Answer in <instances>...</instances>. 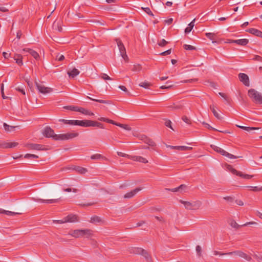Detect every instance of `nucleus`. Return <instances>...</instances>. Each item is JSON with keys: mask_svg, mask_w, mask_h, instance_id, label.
Returning a JSON list of instances; mask_svg holds the SVG:
<instances>
[{"mask_svg": "<svg viewBox=\"0 0 262 262\" xmlns=\"http://www.w3.org/2000/svg\"><path fill=\"white\" fill-rule=\"evenodd\" d=\"M248 96L253 101L258 104H262V95L255 89H251L248 90Z\"/></svg>", "mask_w": 262, "mask_h": 262, "instance_id": "obj_1", "label": "nucleus"}, {"mask_svg": "<svg viewBox=\"0 0 262 262\" xmlns=\"http://www.w3.org/2000/svg\"><path fill=\"white\" fill-rule=\"evenodd\" d=\"M180 202L184 205L186 209L189 210L198 209L201 207L202 204L201 201H200L188 202L181 200Z\"/></svg>", "mask_w": 262, "mask_h": 262, "instance_id": "obj_2", "label": "nucleus"}, {"mask_svg": "<svg viewBox=\"0 0 262 262\" xmlns=\"http://www.w3.org/2000/svg\"><path fill=\"white\" fill-rule=\"evenodd\" d=\"M79 134L76 132L68 133L66 134H58L56 136L55 138L56 141H64L72 139L74 138L78 137Z\"/></svg>", "mask_w": 262, "mask_h": 262, "instance_id": "obj_3", "label": "nucleus"}, {"mask_svg": "<svg viewBox=\"0 0 262 262\" xmlns=\"http://www.w3.org/2000/svg\"><path fill=\"white\" fill-rule=\"evenodd\" d=\"M116 42L118 49L119 50L120 55L124 60L127 61L128 58L127 55H126V50L123 44L122 43L121 41L119 39H116Z\"/></svg>", "mask_w": 262, "mask_h": 262, "instance_id": "obj_4", "label": "nucleus"}, {"mask_svg": "<svg viewBox=\"0 0 262 262\" xmlns=\"http://www.w3.org/2000/svg\"><path fill=\"white\" fill-rule=\"evenodd\" d=\"M42 135L46 138H52L53 140H56V136H58V134H55L53 129H52L49 126L45 127L42 132Z\"/></svg>", "mask_w": 262, "mask_h": 262, "instance_id": "obj_5", "label": "nucleus"}, {"mask_svg": "<svg viewBox=\"0 0 262 262\" xmlns=\"http://www.w3.org/2000/svg\"><path fill=\"white\" fill-rule=\"evenodd\" d=\"M35 85L39 93L43 94H49L53 91V89L50 87L46 86L42 84H39L35 82Z\"/></svg>", "mask_w": 262, "mask_h": 262, "instance_id": "obj_6", "label": "nucleus"}, {"mask_svg": "<svg viewBox=\"0 0 262 262\" xmlns=\"http://www.w3.org/2000/svg\"><path fill=\"white\" fill-rule=\"evenodd\" d=\"M25 147L29 150H47L48 149L45 145L39 144H27Z\"/></svg>", "mask_w": 262, "mask_h": 262, "instance_id": "obj_7", "label": "nucleus"}, {"mask_svg": "<svg viewBox=\"0 0 262 262\" xmlns=\"http://www.w3.org/2000/svg\"><path fill=\"white\" fill-rule=\"evenodd\" d=\"M134 252L137 254L143 255L147 262H152L150 255L146 250L141 248H137L135 249Z\"/></svg>", "mask_w": 262, "mask_h": 262, "instance_id": "obj_8", "label": "nucleus"}, {"mask_svg": "<svg viewBox=\"0 0 262 262\" xmlns=\"http://www.w3.org/2000/svg\"><path fill=\"white\" fill-rule=\"evenodd\" d=\"M221 255H235L238 256L239 257H241L242 258H243L247 260H250L251 259V257L250 256L248 255L247 254H246L241 251H234V252H228L227 253L221 254Z\"/></svg>", "mask_w": 262, "mask_h": 262, "instance_id": "obj_9", "label": "nucleus"}, {"mask_svg": "<svg viewBox=\"0 0 262 262\" xmlns=\"http://www.w3.org/2000/svg\"><path fill=\"white\" fill-rule=\"evenodd\" d=\"M229 167H230V168H229L230 170L233 174H236L238 176H239L245 179L249 180V179L252 178L254 177L253 175H250L248 174H244L241 171H237L236 169H234L231 166H229Z\"/></svg>", "mask_w": 262, "mask_h": 262, "instance_id": "obj_10", "label": "nucleus"}, {"mask_svg": "<svg viewBox=\"0 0 262 262\" xmlns=\"http://www.w3.org/2000/svg\"><path fill=\"white\" fill-rule=\"evenodd\" d=\"M60 199L43 200L38 198H33L32 200L36 202L46 204H55L59 202Z\"/></svg>", "mask_w": 262, "mask_h": 262, "instance_id": "obj_11", "label": "nucleus"}, {"mask_svg": "<svg viewBox=\"0 0 262 262\" xmlns=\"http://www.w3.org/2000/svg\"><path fill=\"white\" fill-rule=\"evenodd\" d=\"M239 80L246 86H249L250 82L248 76L245 73H239L238 74Z\"/></svg>", "mask_w": 262, "mask_h": 262, "instance_id": "obj_12", "label": "nucleus"}, {"mask_svg": "<svg viewBox=\"0 0 262 262\" xmlns=\"http://www.w3.org/2000/svg\"><path fill=\"white\" fill-rule=\"evenodd\" d=\"M83 229H77L70 231L68 234L75 238L83 237Z\"/></svg>", "mask_w": 262, "mask_h": 262, "instance_id": "obj_13", "label": "nucleus"}, {"mask_svg": "<svg viewBox=\"0 0 262 262\" xmlns=\"http://www.w3.org/2000/svg\"><path fill=\"white\" fill-rule=\"evenodd\" d=\"M166 147L168 148H170L172 149H176L178 150L181 151H186L191 150L192 148L191 147L186 146H171L166 145Z\"/></svg>", "mask_w": 262, "mask_h": 262, "instance_id": "obj_14", "label": "nucleus"}, {"mask_svg": "<svg viewBox=\"0 0 262 262\" xmlns=\"http://www.w3.org/2000/svg\"><path fill=\"white\" fill-rule=\"evenodd\" d=\"M86 124H87L86 127L96 126V127H100L101 128H104V126H103V124H101V123L97 122V121L87 120Z\"/></svg>", "mask_w": 262, "mask_h": 262, "instance_id": "obj_15", "label": "nucleus"}, {"mask_svg": "<svg viewBox=\"0 0 262 262\" xmlns=\"http://www.w3.org/2000/svg\"><path fill=\"white\" fill-rule=\"evenodd\" d=\"M140 188H136L135 189L130 191L124 195V198L130 199L134 197L138 192L141 190Z\"/></svg>", "mask_w": 262, "mask_h": 262, "instance_id": "obj_16", "label": "nucleus"}, {"mask_svg": "<svg viewBox=\"0 0 262 262\" xmlns=\"http://www.w3.org/2000/svg\"><path fill=\"white\" fill-rule=\"evenodd\" d=\"M18 145L16 142H2L0 143V147L3 148H13Z\"/></svg>", "mask_w": 262, "mask_h": 262, "instance_id": "obj_17", "label": "nucleus"}, {"mask_svg": "<svg viewBox=\"0 0 262 262\" xmlns=\"http://www.w3.org/2000/svg\"><path fill=\"white\" fill-rule=\"evenodd\" d=\"M217 152L230 159H235L238 158V157H236L233 155H232L228 152L227 151H225V150L221 148L219 149Z\"/></svg>", "mask_w": 262, "mask_h": 262, "instance_id": "obj_18", "label": "nucleus"}, {"mask_svg": "<svg viewBox=\"0 0 262 262\" xmlns=\"http://www.w3.org/2000/svg\"><path fill=\"white\" fill-rule=\"evenodd\" d=\"M66 223H73L78 221L77 216L76 215L70 214L64 217Z\"/></svg>", "mask_w": 262, "mask_h": 262, "instance_id": "obj_19", "label": "nucleus"}, {"mask_svg": "<svg viewBox=\"0 0 262 262\" xmlns=\"http://www.w3.org/2000/svg\"><path fill=\"white\" fill-rule=\"evenodd\" d=\"M53 28L58 32H61L62 30V22L60 20H55L53 24Z\"/></svg>", "mask_w": 262, "mask_h": 262, "instance_id": "obj_20", "label": "nucleus"}, {"mask_svg": "<svg viewBox=\"0 0 262 262\" xmlns=\"http://www.w3.org/2000/svg\"><path fill=\"white\" fill-rule=\"evenodd\" d=\"M130 159L134 161H138L143 163H148V160L146 159L141 156H133Z\"/></svg>", "mask_w": 262, "mask_h": 262, "instance_id": "obj_21", "label": "nucleus"}, {"mask_svg": "<svg viewBox=\"0 0 262 262\" xmlns=\"http://www.w3.org/2000/svg\"><path fill=\"white\" fill-rule=\"evenodd\" d=\"M14 59L15 60L16 62L19 66H22L23 64V56L20 54H15L14 56Z\"/></svg>", "mask_w": 262, "mask_h": 262, "instance_id": "obj_22", "label": "nucleus"}, {"mask_svg": "<svg viewBox=\"0 0 262 262\" xmlns=\"http://www.w3.org/2000/svg\"><path fill=\"white\" fill-rule=\"evenodd\" d=\"M248 32L256 36L262 37V32L254 28L248 29Z\"/></svg>", "mask_w": 262, "mask_h": 262, "instance_id": "obj_23", "label": "nucleus"}, {"mask_svg": "<svg viewBox=\"0 0 262 262\" xmlns=\"http://www.w3.org/2000/svg\"><path fill=\"white\" fill-rule=\"evenodd\" d=\"M79 73L80 72L78 69L73 68L71 71L68 72V74L69 75V77L74 78L79 75Z\"/></svg>", "mask_w": 262, "mask_h": 262, "instance_id": "obj_24", "label": "nucleus"}, {"mask_svg": "<svg viewBox=\"0 0 262 262\" xmlns=\"http://www.w3.org/2000/svg\"><path fill=\"white\" fill-rule=\"evenodd\" d=\"M83 237L90 238L93 235V231L91 229H83Z\"/></svg>", "mask_w": 262, "mask_h": 262, "instance_id": "obj_25", "label": "nucleus"}, {"mask_svg": "<svg viewBox=\"0 0 262 262\" xmlns=\"http://www.w3.org/2000/svg\"><path fill=\"white\" fill-rule=\"evenodd\" d=\"M78 112H80L82 114L88 116H93L94 115V114L90 110L85 109L83 107H79L78 110Z\"/></svg>", "mask_w": 262, "mask_h": 262, "instance_id": "obj_26", "label": "nucleus"}, {"mask_svg": "<svg viewBox=\"0 0 262 262\" xmlns=\"http://www.w3.org/2000/svg\"><path fill=\"white\" fill-rule=\"evenodd\" d=\"M87 98L91 100L96 101V102H97L99 103L106 104H111V102L110 100H103V99H97L91 98L89 96H87Z\"/></svg>", "mask_w": 262, "mask_h": 262, "instance_id": "obj_27", "label": "nucleus"}, {"mask_svg": "<svg viewBox=\"0 0 262 262\" xmlns=\"http://www.w3.org/2000/svg\"><path fill=\"white\" fill-rule=\"evenodd\" d=\"M59 122H62L66 124H69L71 125H76V120H66L64 119H61L59 120Z\"/></svg>", "mask_w": 262, "mask_h": 262, "instance_id": "obj_28", "label": "nucleus"}, {"mask_svg": "<svg viewBox=\"0 0 262 262\" xmlns=\"http://www.w3.org/2000/svg\"><path fill=\"white\" fill-rule=\"evenodd\" d=\"M210 109L212 112L214 116L218 119H221L222 118L221 115L217 112L215 110V107L214 105H210Z\"/></svg>", "mask_w": 262, "mask_h": 262, "instance_id": "obj_29", "label": "nucleus"}, {"mask_svg": "<svg viewBox=\"0 0 262 262\" xmlns=\"http://www.w3.org/2000/svg\"><path fill=\"white\" fill-rule=\"evenodd\" d=\"M0 213H4V214H5L7 215H9V216H14L16 214H20V213H18V212H12V211H7V210H4L2 208H0Z\"/></svg>", "mask_w": 262, "mask_h": 262, "instance_id": "obj_30", "label": "nucleus"}, {"mask_svg": "<svg viewBox=\"0 0 262 262\" xmlns=\"http://www.w3.org/2000/svg\"><path fill=\"white\" fill-rule=\"evenodd\" d=\"M235 43L241 46H246L249 42V40L246 38L235 40Z\"/></svg>", "mask_w": 262, "mask_h": 262, "instance_id": "obj_31", "label": "nucleus"}, {"mask_svg": "<svg viewBox=\"0 0 262 262\" xmlns=\"http://www.w3.org/2000/svg\"><path fill=\"white\" fill-rule=\"evenodd\" d=\"M236 126L241 129H243L245 130H246L247 132H250L251 130H257V129H259V128L258 127H247V126H241V125H236Z\"/></svg>", "mask_w": 262, "mask_h": 262, "instance_id": "obj_32", "label": "nucleus"}, {"mask_svg": "<svg viewBox=\"0 0 262 262\" xmlns=\"http://www.w3.org/2000/svg\"><path fill=\"white\" fill-rule=\"evenodd\" d=\"M195 19H194L192 21H191L189 24L188 27L185 29V32L186 33H189L194 26Z\"/></svg>", "mask_w": 262, "mask_h": 262, "instance_id": "obj_33", "label": "nucleus"}, {"mask_svg": "<svg viewBox=\"0 0 262 262\" xmlns=\"http://www.w3.org/2000/svg\"><path fill=\"white\" fill-rule=\"evenodd\" d=\"M98 119L99 121L106 122L115 125L116 126H117V124H119V123H117V122L114 121L113 120L109 119L106 118L101 117V118H99Z\"/></svg>", "mask_w": 262, "mask_h": 262, "instance_id": "obj_34", "label": "nucleus"}, {"mask_svg": "<svg viewBox=\"0 0 262 262\" xmlns=\"http://www.w3.org/2000/svg\"><path fill=\"white\" fill-rule=\"evenodd\" d=\"M74 169L77 172H78L79 173H80V174H84L88 171V170L86 168L82 167H80V166L76 167Z\"/></svg>", "mask_w": 262, "mask_h": 262, "instance_id": "obj_35", "label": "nucleus"}, {"mask_svg": "<svg viewBox=\"0 0 262 262\" xmlns=\"http://www.w3.org/2000/svg\"><path fill=\"white\" fill-rule=\"evenodd\" d=\"M91 159L92 160H100V159H104L105 160L106 158L101 154H96L94 155H93L91 157Z\"/></svg>", "mask_w": 262, "mask_h": 262, "instance_id": "obj_36", "label": "nucleus"}, {"mask_svg": "<svg viewBox=\"0 0 262 262\" xmlns=\"http://www.w3.org/2000/svg\"><path fill=\"white\" fill-rule=\"evenodd\" d=\"M90 222L93 224L100 223L101 222V219L100 217L97 216H93L91 217Z\"/></svg>", "mask_w": 262, "mask_h": 262, "instance_id": "obj_37", "label": "nucleus"}, {"mask_svg": "<svg viewBox=\"0 0 262 262\" xmlns=\"http://www.w3.org/2000/svg\"><path fill=\"white\" fill-rule=\"evenodd\" d=\"M245 188L249 189V190L253 191H262V186L257 187V186H247L245 187Z\"/></svg>", "mask_w": 262, "mask_h": 262, "instance_id": "obj_38", "label": "nucleus"}, {"mask_svg": "<svg viewBox=\"0 0 262 262\" xmlns=\"http://www.w3.org/2000/svg\"><path fill=\"white\" fill-rule=\"evenodd\" d=\"M76 125H78L82 127H86L87 120H76Z\"/></svg>", "mask_w": 262, "mask_h": 262, "instance_id": "obj_39", "label": "nucleus"}, {"mask_svg": "<svg viewBox=\"0 0 262 262\" xmlns=\"http://www.w3.org/2000/svg\"><path fill=\"white\" fill-rule=\"evenodd\" d=\"M139 86L145 89H149L151 86V83L148 81H143L139 84Z\"/></svg>", "mask_w": 262, "mask_h": 262, "instance_id": "obj_40", "label": "nucleus"}, {"mask_svg": "<svg viewBox=\"0 0 262 262\" xmlns=\"http://www.w3.org/2000/svg\"><path fill=\"white\" fill-rule=\"evenodd\" d=\"M144 142L151 146H155L156 145V143L154 141L146 137L145 138Z\"/></svg>", "mask_w": 262, "mask_h": 262, "instance_id": "obj_41", "label": "nucleus"}, {"mask_svg": "<svg viewBox=\"0 0 262 262\" xmlns=\"http://www.w3.org/2000/svg\"><path fill=\"white\" fill-rule=\"evenodd\" d=\"M142 67L139 64H134L132 68V70L134 72H139L141 70Z\"/></svg>", "mask_w": 262, "mask_h": 262, "instance_id": "obj_42", "label": "nucleus"}, {"mask_svg": "<svg viewBox=\"0 0 262 262\" xmlns=\"http://www.w3.org/2000/svg\"><path fill=\"white\" fill-rule=\"evenodd\" d=\"M117 126L123 128L124 129H125L126 130L130 131L132 130V128L129 125H128L127 124L119 123L118 124H117Z\"/></svg>", "mask_w": 262, "mask_h": 262, "instance_id": "obj_43", "label": "nucleus"}, {"mask_svg": "<svg viewBox=\"0 0 262 262\" xmlns=\"http://www.w3.org/2000/svg\"><path fill=\"white\" fill-rule=\"evenodd\" d=\"M24 158L26 159H37L38 156L35 154H27L24 156Z\"/></svg>", "mask_w": 262, "mask_h": 262, "instance_id": "obj_44", "label": "nucleus"}, {"mask_svg": "<svg viewBox=\"0 0 262 262\" xmlns=\"http://www.w3.org/2000/svg\"><path fill=\"white\" fill-rule=\"evenodd\" d=\"M4 127L5 128V129L6 131L10 132L13 129L15 128V127H17L18 126H10V125H7L6 123H4Z\"/></svg>", "mask_w": 262, "mask_h": 262, "instance_id": "obj_45", "label": "nucleus"}, {"mask_svg": "<svg viewBox=\"0 0 262 262\" xmlns=\"http://www.w3.org/2000/svg\"><path fill=\"white\" fill-rule=\"evenodd\" d=\"M142 9H143L145 11V12H146L148 15H149L150 16H154V14L152 13V12H151V11L150 10L149 8H148V7H146V8L142 7Z\"/></svg>", "mask_w": 262, "mask_h": 262, "instance_id": "obj_46", "label": "nucleus"}, {"mask_svg": "<svg viewBox=\"0 0 262 262\" xmlns=\"http://www.w3.org/2000/svg\"><path fill=\"white\" fill-rule=\"evenodd\" d=\"M183 47H184V49H185L186 50H196L195 47H194L191 45L185 44L183 46Z\"/></svg>", "mask_w": 262, "mask_h": 262, "instance_id": "obj_47", "label": "nucleus"}, {"mask_svg": "<svg viewBox=\"0 0 262 262\" xmlns=\"http://www.w3.org/2000/svg\"><path fill=\"white\" fill-rule=\"evenodd\" d=\"M64 108L66 109H68V110L73 111H75V112H78V110H79V107L74 106H67L64 107Z\"/></svg>", "mask_w": 262, "mask_h": 262, "instance_id": "obj_48", "label": "nucleus"}, {"mask_svg": "<svg viewBox=\"0 0 262 262\" xmlns=\"http://www.w3.org/2000/svg\"><path fill=\"white\" fill-rule=\"evenodd\" d=\"M30 55L33 57L35 59H37L39 58V54L34 50H32V51H31Z\"/></svg>", "mask_w": 262, "mask_h": 262, "instance_id": "obj_49", "label": "nucleus"}, {"mask_svg": "<svg viewBox=\"0 0 262 262\" xmlns=\"http://www.w3.org/2000/svg\"><path fill=\"white\" fill-rule=\"evenodd\" d=\"M223 199L228 202H233L234 201V198L231 196H226L223 197Z\"/></svg>", "mask_w": 262, "mask_h": 262, "instance_id": "obj_50", "label": "nucleus"}, {"mask_svg": "<svg viewBox=\"0 0 262 262\" xmlns=\"http://www.w3.org/2000/svg\"><path fill=\"white\" fill-rule=\"evenodd\" d=\"M101 77L104 80H111V78L109 77L106 74L102 73L101 75Z\"/></svg>", "mask_w": 262, "mask_h": 262, "instance_id": "obj_51", "label": "nucleus"}, {"mask_svg": "<svg viewBox=\"0 0 262 262\" xmlns=\"http://www.w3.org/2000/svg\"><path fill=\"white\" fill-rule=\"evenodd\" d=\"M167 43V41H166L165 39H163L159 41L158 45L160 47H164Z\"/></svg>", "mask_w": 262, "mask_h": 262, "instance_id": "obj_52", "label": "nucleus"}, {"mask_svg": "<svg viewBox=\"0 0 262 262\" xmlns=\"http://www.w3.org/2000/svg\"><path fill=\"white\" fill-rule=\"evenodd\" d=\"M63 190L65 192H77L78 191V190L77 189H75V188H73V189H71V188H66V189H63Z\"/></svg>", "mask_w": 262, "mask_h": 262, "instance_id": "obj_53", "label": "nucleus"}, {"mask_svg": "<svg viewBox=\"0 0 262 262\" xmlns=\"http://www.w3.org/2000/svg\"><path fill=\"white\" fill-rule=\"evenodd\" d=\"M182 120H183V121H184L186 123L188 124H191V121L190 119L186 116H183L182 117Z\"/></svg>", "mask_w": 262, "mask_h": 262, "instance_id": "obj_54", "label": "nucleus"}, {"mask_svg": "<svg viewBox=\"0 0 262 262\" xmlns=\"http://www.w3.org/2000/svg\"><path fill=\"white\" fill-rule=\"evenodd\" d=\"M196 251L199 256H201L202 248L200 246L198 245L196 247Z\"/></svg>", "mask_w": 262, "mask_h": 262, "instance_id": "obj_55", "label": "nucleus"}, {"mask_svg": "<svg viewBox=\"0 0 262 262\" xmlns=\"http://www.w3.org/2000/svg\"><path fill=\"white\" fill-rule=\"evenodd\" d=\"M53 222L55 224H63L66 223V221L64 220V219L63 218L61 220H53Z\"/></svg>", "mask_w": 262, "mask_h": 262, "instance_id": "obj_56", "label": "nucleus"}, {"mask_svg": "<svg viewBox=\"0 0 262 262\" xmlns=\"http://www.w3.org/2000/svg\"><path fill=\"white\" fill-rule=\"evenodd\" d=\"M183 187H184V185H181L180 186H179L178 187H177V188H173V189H168V190H170V191H171L172 192H177V191H178ZM166 189L168 190L167 189Z\"/></svg>", "mask_w": 262, "mask_h": 262, "instance_id": "obj_57", "label": "nucleus"}, {"mask_svg": "<svg viewBox=\"0 0 262 262\" xmlns=\"http://www.w3.org/2000/svg\"><path fill=\"white\" fill-rule=\"evenodd\" d=\"M168 107L171 110H177L179 109L180 108V106L179 105L173 104L172 105L169 106Z\"/></svg>", "mask_w": 262, "mask_h": 262, "instance_id": "obj_58", "label": "nucleus"}, {"mask_svg": "<svg viewBox=\"0 0 262 262\" xmlns=\"http://www.w3.org/2000/svg\"><path fill=\"white\" fill-rule=\"evenodd\" d=\"M171 122L169 120H166L165 122V125L168 127H170L173 130V128H172V126L171 125Z\"/></svg>", "mask_w": 262, "mask_h": 262, "instance_id": "obj_59", "label": "nucleus"}, {"mask_svg": "<svg viewBox=\"0 0 262 262\" xmlns=\"http://www.w3.org/2000/svg\"><path fill=\"white\" fill-rule=\"evenodd\" d=\"M15 89L16 91H19L20 93H21L23 95L26 94L25 91L23 88L17 87L15 88Z\"/></svg>", "mask_w": 262, "mask_h": 262, "instance_id": "obj_60", "label": "nucleus"}, {"mask_svg": "<svg viewBox=\"0 0 262 262\" xmlns=\"http://www.w3.org/2000/svg\"><path fill=\"white\" fill-rule=\"evenodd\" d=\"M117 155L119 156H120V157H129V155L125 154V153H123V152H120V151H118L117 152Z\"/></svg>", "mask_w": 262, "mask_h": 262, "instance_id": "obj_61", "label": "nucleus"}, {"mask_svg": "<svg viewBox=\"0 0 262 262\" xmlns=\"http://www.w3.org/2000/svg\"><path fill=\"white\" fill-rule=\"evenodd\" d=\"M171 49H169L164 52L161 53L160 54L161 55H166L170 54L171 53Z\"/></svg>", "mask_w": 262, "mask_h": 262, "instance_id": "obj_62", "label": "nucleus"}, {"mask_svg": "<svg viewBox=\"0 0 262 262\" xmlns=\"http://www.w3.org/2000/svg\"><path fill=\"white\" fill-rule=\"evenodd\" d=\"M206 36L211 40L213 39L214 35H213V34H212L211 33H206Z\"/></svg>", "mask_w": 262, "mask_h": 262, "instance_id": "obj_63", "label": "nucleus"}, {"mask_svg": "<svg viewBox=\"0 0 262 262\" xmlns=\"http://www.w3.org/2000/svg\"><path fill=\"white\" fill-rule=\"evenodd\" d=\"M253 59L256 61H262V57L258 55H255Z\"/></svg>", "mask_w": 262, "mask_h": 262, "instance_id": "obj_64", "label": "nucleus"}]
</instances>
